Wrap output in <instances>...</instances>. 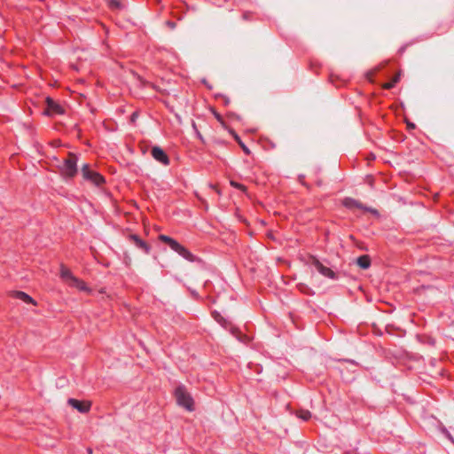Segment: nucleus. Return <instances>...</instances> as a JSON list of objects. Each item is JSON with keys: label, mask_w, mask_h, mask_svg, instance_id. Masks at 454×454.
Masks as SVG:
<instances>
[{"label": "nucleus", "mask_w": 454, "mask_h": 454, "mask_svg": "<svg viewBox=\"0 0 454 454\" xmlns=\"http://www.w3.org/2000/svg\"><path fill=\"white\" fill-rule=\"evenodd\" d=\"M82 175L85 180L90 181L97 186H100L106 182L104 176L98 172L91 170L88 164L82 166Z\"/></svg>", "instance_id": "obj_4"}, {"label": "nucleus", "mask_w": 454, "mask_h": 454, "mask_svg": "<svg viewBox=\"0 0 454 454\" xmlns=\"http://www.w3.org/2000/svg\"><path fill=\"white\" fill-rule=\"evenodd\" d=\"M374 158H375L374 155L372 154V155H370V158H368V159L369 160H371V159L373 160Z\"/></svg>", "instance_id": "obj_26"}, {"label": "nucleus", "mask_w": 454, "mask_h": 454, "mask_svg": "<svg viewBox=\"0 0 454 454\" xmlns=\"http://www.w3.org/2000/svg\"><path fill=\"white\" fill-rule=\"evenodd\" d=\"M400 81V73H397L394 75V77L388 82H386L382 85L384 90H390L395 87V85Z\"/></svg>", "instance_id": "obj_15"}, {"label": "nucleus", "mask_w": 454, "mask_h": 454, "mask_svg": "<svg viewBox=\"0 0 454 454\" xmlns=\"http://www.w3.org/2000/svg\"><path fill=\"white\" fill-rule=\"evenodd\" d=\"M213 317L222 325L226 326V320L218 312L215 311Z\"/></svg>", "instance_id": "obj_18"}, {"label": "nucleus", "mask_w": 454, "mask_h": 454, "mask_svg": "<svg viewBox=\"0 0 454 454\" xmlns=\"http://www.w3.org/2000/svg\"><path fill=\"white\" fill-rule=\"evenodd\" d=\"M386 64H387V62H386V63H384L383 65L380 66V67L377 68V70H380V68H381L382 67H384Z\"/></svg>", "instance_id": "obj_25"}, {"label": "nucleus", "mask_w": 454, "mask_h": 454, "mask_svg": "<svg viewBox=\"0 0 454 454\" xmlns=\"http://www.w3.org/2000/svg\"><path fill=\"white\" fill-rule=\"evenodd\" d=\"M356 263L362 269H368L371 265V258L367 254L361 255L356 259Z\"/></svg>", "instance_id": "obj_14"}, {"label": "nucleus", "mask_w": 454, "mask_h": 454, "mask_svg": "<svg viewBox=\"0 0 454 454\" xmlns=\"http://www.w3.org/2000/svg\"><path fill=\"white\" fill-rule=\"evenodd\" d=\"M71 287H75L80 291L91 293V289L88 287L87 284L81 278H78L77 277H74L73 280L67 284Z\"/></svg>", "instance_id": "obj_11"}, {"label": "nucleus", "mask_w": 454, "mask_h": 454, "mask_svg": "<svg viewBox=\"0 0 454 454\" xmlns=\"http://www.w3.org/2000/svg\"><path fill=\"white\" fill-rule=\"evenodd\" d=\"M153 159L160 163L168 166L170 163L169 158L167 153L159 146H153L151 151Z\"/></svg>", "instance_id": "obj_8"}, {"label": "nucleus", "mask_w": 454, "mask_h": 454, "mask_svg": "<svg viewBox=\"0 0 454 454\" xmlns=\"http://www.w3.org/2000/svg\"><path fill=\"white\" fill-rule=\"evenodd\" d=\"M230 184H231V185L232 187L237 188V189H239V190H240L242 192H246L247 191V187L244 184H239V183L235 182V181H231Z\"/></svg>", "instance_id": "obj_20"}, {"label": "nucleus", "mask_w": 454, "mask_h": 454, "mask_svg": "<svg viewBox=\"0 0 454 454\" xmlns=\"http://www.w3.org/2000/svg\"><path fill=\"white\" fill-rule=\"evenodd\" d=\"M297 416L302 420L307 421L311 418V413L307 410H301L297 412Z\"/></svg>", "instance_id": "obj_17"}, {"label": "nucleus", "mask_w": 454, "mask_h": 454, "mask_svg": "<svg viewBox=\"0 0 454 454\" xmlns=\"http://www.w3.org/2000/svg\"><path fill=\"white\" fill-rule=\"evenodd\" d=\"M45 103L46 109L44 111V114L46 115L52 116L64 114V108L59 103L54 101L51 98H46Z\"/></svg>", "instance_id": "obj_5"}, {"label": "nucleus", "mask_w": 454, "mask_h": 454, "mask_svg": "<svg viewBox=\"0 0 454 454\" xmlns=\"http://www.w3.org/2000/svg\"><path fill=\"white\" fill-rule=\"evenodd\" d=\"M59 276L66 284H69L75 277L64 264H60Z\"/></svg>", "instance_id": "obj_12"}, {"label": "nucleus", "mask_w": 454, "mask_h": 454, "mask_svg": "<svg viewBox=\"0 0 454 454\" xmlns=\"http://www.w3.org/2000/svg\"><path fill=\"white\" fill-rule=\"evenodd\" d=\"M343 205L348 208H360L363 210L367 211L368 208L364 207L359 201L352 199V198H346L343 200Z\"/></svg>", "instance_id": "obj_13"}, {"label": "nucleus", "mask_w": 454, "mask_h": 454, "mask_svg": "<svg viewBox=\"0 0 454 454\" xmlns=\"http://www.w3.org/2000/svg\"><path fill=\"white\" fill-rule=\"evenodd\" d=\"M176 403L189 411H194V401L186 387L183 385L178 386L174 392Z\"/></svg>", "instance_id": "obj_3"}, {"label": "nucleus", "mask_w": 454, "mask_h": 454, "mask_svg": "<svg viewBox=\"0 0 454 454\" xmlns=\"http://www.w3.org/2000/svg\"><path fill=\"white\" fill-rule=\"evenodd\" d=\"M67 403L82 413L89 412L91 408L90 401H80L74 398H69Z\"/></svg>", "instance_id": "obj_7"}, {"label": "nucleus", "mask_w": 454, "mask_h": 454, "mask_svg": "<svg viewBox=\"0 0 454 454\" xmlns=\"http://www.w3.org/2000/svg\"><path fill=\"white\" fill-rule=\"evenodd\" d=\"M129 240H131L135 246L140 249H142L145 253L149 254L151 250V247L145 241L141 239L137 235L131 234L129 237Z\"/></svg>", "instance_id": "obj_9"}, {"label": "nucleus", "mask_w": 454, "mask_h": 454, "mask_svg": "<svg viewBox=\"0 0 454 454\" xmlns=\"http://www.w3.org/2000/svg\"><path fill=\"white\" fill-rule=\"evenodd\" d=\"M137 117H138V112H134L130 116V122L134 124L136 122Z\"/></svg>", "instance_id": "obj_23"}, {"label": "nucleus", "mask_w": 454, "mask_h": 454, "mask_svg": "<svg viewBox=\"0 0 454 454\" xmlns=\"http://www.w3.org/2000/svg\"><path fill=\"white\" fill-rule=\"evenodd\" d=\"M12 296L13 298H16V299H19V300L24 301L25 303L33 304L34 306L37 305V302L25 292L14 291V292H12Z\"/></svg>", "instance_id": "obj_10"}, {"label": "nucleus", "mask_w": 454, "mask_h": 454, "mask_svg": "<svg viewBox=\"0 0 454 454\" xmlns=\"http://www.w3.org/2000/svg\"><path fill=\"white\" fill-rule=\"evenodd\" d=\"M311 263L316 267V269L318 270L320 274L323 276L329 278H335L336 274L335 272L331 270L330 268L323 265L318 259H317L315 256H311Z\"/></svg>", "instance_id": "obj_6"}, {"label": "nucleus", "mask_w": 454, "mask_h": 454, "mask_svg": "<svg viewBox=\"0 0 454 454\" xmlns=\"http://www.w3.org/2000/svg\"><path fill=\"white\" fill-rule=\"evenodd\" d=\"M159 239L163 243H166L173 251L177 253L180 256L188 262H194L197 261V257L193 254H192L185 247H184L171 237L160 234L159 236Z\"/></svg>", "instance_id": "obj_1"}, {"label": "nucleus", "mask_w": 454, "mask_h": 454, "mask_svg": "<svg viewBox=\"0 0 454 454\" xmlns=\"http://www.w3.org/2000/svg\"><path fill=\"white\" fill-rule=\"evenodd\" d=\"M231 133L232 134L234 139L237 141V143L239 145V146L241 147V149L243 150V152L247 154V155H249L251 153V151L249 150V148L242 142V140L240 139V137H239V135L237 133H235L234 131H231Z\"/></svg>", "instance_id": "obj_16"}, {"label": "nucleus", "mask_w": 454, "mask_h": 454, "mask_svg": "<svg viewBox=\"0 0 454 454\" xmlns=\"http://www.w3.org/2000/svg\"><path fill=\"white\" fill-rule=\"evenodd\" d=\"M192 128L195 130L196 137L201 141V143L204 144L205 143V139H204L203 136L201 135V133L197 129V126H196L195 122L192 123Z\"/></svg>", "instance_id": "obj_21"}, {"label": "nucleus", "mask_w": 454, "mask_h": 454, "mask_svg": "<svg viewBox=\"0 0 454 454\" xmlns=\"http://www.w3.org/2000/svg\"><path fill=\"white\" fill-rule=\"evenodd\" d=\"M108 5L112 9H120L121 7L119 0H107Z\"/></svg>", "instance_id": "obj_19"}, {"label": "nucleus", "mask_w": 454, "mask_h": 454, "mask_svg": "<svg viewBox=\"0 0 454 454\" xmlns=\"http://www.w3.org/2000/svg\"><path fill=\"white\" fill-rule=\"evenodd\" d=\"M78 157L74 153H68L63 163L59 166V171L65 179H72L77 175Z\"/></svg>", "instance_id": "obj_2"}, {"label": "nucleus", "mask_w": 454, "mask_h": 454, "mask_svg": "<svg viewBox=\"0 0 454 454\" xmlns=\"http://www.w3.org/2000/svg\"><path fill=\"white\" fill-rule=\"evenodd\" d=\"M214 115L215 117L216 118V120L224 127L225 126V123L223 121V117L221 116L220 114L216 113V112H214Z\"/></svg>", "instance_id": "obj_22"}, {"label": "nucleus", "mask_w": 454, "mask_h": 454, "mask_svg": "<svg viewBox=\"0 0 454 454\" xmlns=\"http://www.w3.org/2000/svg\"><path fill=\"white\" fill-rule=\"evenodd\" d=\"M407 126L410 129H414L415 128V125L413 123H410V122L407 123Z\"/></svg>", "instance_id": "obj_24"}]
</instances>
